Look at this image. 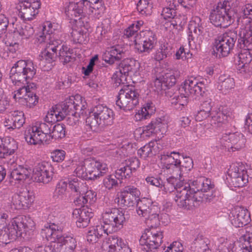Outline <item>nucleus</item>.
Returning a JSON list of instances; mask_svg holds the SVG:
<instances>
[{"label": "nucleus", "mask_w": 252, "mask_h": 252, "mask_svg": "<svg viewBox=\"0 0 252 252\" xmlns=\"http://www.w3.org/2000/svg\"><path fill=\"white\" fill-rule=\"evenodd\" d=\"M163 187L169 190H176L175 201L177 205L186 209L196 207L203 201L210 202L216 196L214 191V184L210 179L200 177L190 184L183 183L173 176L167 179Z\"/></svg>", "instance_id": "1"}, {"label": "nucleus", "mask_w": 252, "mask_h": 252, "mask_svg": "<svg viewBox=\"0 0 252 252\" xmlns=\"http://www.w3.org/2000/svg\"><path fill=\"white\" fill-rule=\"evenodd\" d=\"M36 69L32 61L19 60L12 67L10 72V78L15 85L23 86L20 88L14 94L15 99L23 100L24 95L30 91V81L33 78Z\"/></svg>", "instance_id": "2"}, {"label": "nucleus", "mask_w": 252, "mask_h": 252, "mask_svg": "<svg viewBox=\"0 0 252 252\" xmlns=\"http://www.w3.org/2000/svg\"><path fill=\"white\" fill-rule=\"evenodd\" d=\"M8 217L7 213L0 209V242L7 244L17 238H24L31 227L28 223L26 217L16 218L7 227H5V220Z\"/></svg>", "instance_id": "3"}, {"label": "nucleus", "mask_w": 252, "mask_h": 252, "mask_svg": "<svg viewBox=\"0 0 252 252\" xmlns=\"http://www.w3.org/2000/svg\"><path fill=\"white\" fill-rule=\"evenodd\" d=\"M209 19L211 23L217 27L226 28L232 25L235 20L239 23V17L237 10L232 8L230 2L224 0L220 2L210 12Z\"/></svg>", "instance_id": "4"}, {"label": "nucleus", "mask_w": 252, "mask_h": 252, "mask_svg": "<svg viewBox=\"0 0 252 252\" xmlns=\"http://www.w3.org/2000/svg\"><path fill=\"white\" fill-rule=\"evenodd\" d=\"M53 124L50 122H37L25 132V138L30 144H48L51 140V131Z\"/></svg>", "instance_id": "5"}, {"label": "nucleus", "mask_w": 252, "mask_h": 252, "mask_svg": "<svg viewBox=\"0 0 252 252\" xmlns=\"http://www.w3.org/2000/svg\"><path fill=\"white\" fill-rule=\"evenodd\" d=\"M87 125L94 131L111 126L113 123V112L102 105L95 106L86 120Z\"/></svg>", "instance_id": "6"}, {"label": "nucleus", "mask_w": 252, "mask_h": 252, "mask_svg": "<svg viewBox=\"0 0 252 252\" xmlns=\"http://www.w3.org/2000/svg\"><path fill=\"white\" fill-rule=\"evenodd\" d=\"M139 98L137 90L132 87L125 86L119 91L116 104L121 109L131 110L139 103Z\"/></svg>", "instance_id": "7"}, {"label": "nucleus", "mask_w": 252, "mask_h": 252, "mask_svg": "<svg viewBox=\"0 0 252 252\" xmlns=\"http://www.w3.org/2000/svg\"><path fill=\"white\" fill-rule=\"evenodd\" d=\"M237 35L236 32L230 31L219 36L215 39L214 47L217 56L226 57L233 49Z\"/></svg>", "instance_id": "8"}, {"label": "nucleus", "mask_w": 252, "mask_h": 252, "mask_svg": "<svg viewBox=\"0 0 252 252\" xmlns=\"http://www.w3.org/2000/svg\"><path fill=\"white\" fill-rule=\"evenodd\" d=\"M163 237L162 231L148 230L139 240L142 252H156L162 243Z\"/></svg>", "instance_id": "9"}, {"label": "nucleus", "mask_w": 252, "mask_h": 252, "mask_svg": "<svg viewBox=\"0 0 252 252\" xmlns=\"http://www.w3.org/2000/svg\"><path fill=\"white\" fill-rule=\"evenodd\" d=\"M102 216L103 223L108 225L113 232L121 229L126 221L125 212L117 208L107 209Z\"/></svg>", "instance_id": "10"}, {"label": "nucleus", "mask_w": 252, "mask_h": 252, "mask_svg": "<svg viewBox=\"0 0 252 252\" xmlns=\"http://www.w3.org/2000/svg\"><path fill=\"white\" fill-rule=\"evenodd\" d=\"M85 102H83L82 97L79 95L70 96L65 99L61 104L57 105L58 109L63 115V119L70 114L83 113L86 109Z\"/></svg>", "instance_id": "11"}, {"label": "nucleus", "mask_w": 252, "mask_h": 252, "mask_svg": "<svg viewBox=\"0 0 252 252\" xmlns=\"http://www.w3.org/2000/svg\"><path fill=\"white\" fill-rule=\"evenodd\" d=\"M157 42L155 34L150 30L140 32L135 37L134 43L140 52L149 53L155 47Z\"/></svg>", "instance_id": "12"}, {"label": "nucleus", "mask_w": 252, "mask_h": 252, "mask_svg": "<svg viewBox=\"0 0 252 252\" xmlns=\"http://www.w3.org/2000/svg\"><path fill=\"white\" fill-rule=\"evenodd\" d=\"M246 142L244 136L239 132L223 134L220 140L221 146L229 152L239 151L244 148Z\"/></svg>", "instance_id": "13"}, {"label": "nucleus", "mask_w": 252, "mask_h": 252, "mask_svg": "<svg viewBox=\"0 0 252 252\" xmlns=\"http://www.w3.org/2000/svg\"><path fill=\"white\" fill-rule=\"evenodd\" d=\"M96 0H69V3L65 7V13L70 19L81 20L83 10L86 9L91 3Z\"/></svg>", "instance_id": "14"}, {"label": "nucleus", "mask_w": 252, "mask_h": 252, "mask_svg": "<svg viewBox=\"0 0 252 252\" xmlns=\"http://www.w3.org/2000/svg\"><path fill=\"white\" fill-rule=\"evenodd\" d=\"M84 165L87 170L88 180H94L103 176L108 170L105 163L91 158L85 159L84 160Z\"/></svg>", "instance_id": "15"}, {"label": "nucleus", "mask_w": 252, "mask_h": 252, "mask_svg": "<svg viewBox=\"0 0 252 252\" xmlns=\"http://www.w3.org/2000/svg\"><path fill=\"white\" fill-rule=\"evenodd\" d=\"M230 182L236 188L244 187L249 181V175L245 167L242 164H238L231 167L228 171Z\"/></svg>", "instance_id": "16"}, {"label": "nucleus", "mask_w": 252, "mask_h": 252, "mask_svg": "<svg viewBox=\"0 0 252 252\" xmlns=\"http://www.w3.org/2000/svg\"><path fill=\"white\" fill-rule=\"evenodd\" d=\"M19 16L25 20H32L38 13L41 5L39 0H26L20 3Z\"/></svg>", "instance_id": "17"}, {"label": "nucleus", "mask_w": 252, "mask_h": 252, "mask_svg": "<svg viewBox=\"0 0 252 252\" xmlns=\"http://www.w3.org/2000/svg\"><path fill=\"white\" fill-rule=\"evenodd\" d=\"M53 175V167L46 161L38 163L33 169V177L37 182L47 184L52 180Z\"/></svg>", "instance_id": "18"}, {"label": "nucleus", "mask_w": 252, "mask_h": 252, "mask_svg": "<svg viewBox=\"0 0 252 252\" xmlns=\"http://www.w3.org/2000/svg\"><path fill=\"white\" fill-rule=\"evenodd\" d=\"M140 194V191L132 186L125 187L118 195V203L123 207L133 206L138 201L137 198Z\"/></svg>", "instance_id": "19"}, {"label": "nucleus", "mask_w": 252, "mask_h": 252, "mask_svg": "<svg viewBox=\"0 0 252 252\" xmlns=\"http://www.w3.org/2000/svg\"><path fill=\"white\" fill-rule=\"evenodd\" d=\"M179 76L180 73L178 70H172L157 77L154 82L156 90L157 92L165 90L173 86Z\"/></svg>", "instance_id": "20"}, {"label": "nucleus", "mask_w": 252, "mask_h": 252, "mask_svg": "<svg viewBox=\"0 0 252 252\" xmlns=\"http://www.w3.org/2000/svg\"><path fill=\"white\" fill-rule=\"evenodd\" d=\"M168 121L166 116L153 119L147 126L143 127V132L146 136L153 134H164L168 127Z\"/></svg>", "instance_id": "21"}, {"label": "nucleus", "mask_w": 252, "mask_h": 252, "mask_svg": "<svg viewBox=\"0 0 252 252\" xmlns=\"http://www.w3.org/2000/svg\"><path fill=\"white\" fill-rule=\"evenodd\" d=\"M34 198L32 191L24 189L13 196L12 203L15 209H26L33 202Z\"/></svg>", "instance_id": "22"}, {"label": "nucleus", "mask_w": 252, "mask_h": 252, "mask_svg": "<svg viewBox=\"0 0 252 252\" xmlns=\"http://www.w3.org/2000/svg\"><path fill=\"white\" fill-rule=\"evenodd\" d=\"M135 63L134 60L127 59L119 64L118 70L116 71L112 77L116 86L124 83L123 81L126 79V77L134 69Z\"/></svg>", "instance_id": "23"}, {"label": "nucleus", "mask_w": 252, "mask_h": 252, "mask_svg": "<svg viewBox=\"0 0 252 252\" xmlns=\"http://www.w3.org/2000/svg\"><path fill=\"white\" fill-rule=\"evenodd\" d=\"M230 221L236 227H241L248 224L251 221L250 214L247 209L243 208H236L231 212Z\"/></svg>", "instance_id": "24"}, {"label": "nucleus", "mask_w": 252, "mask_h": 252, "mask_svg": "<svg viewBox=\"0 0 252 252\" xmlns=\"http://www.w3.org/2000/svg\"><path fill=\"white\" fill-rule=\"evenodd\" d=\"M91 211L87 207L76 208L73 211L72 215L77 219L76 223L78 227L84 228L88 225L90 219L93 216Z\"/></svg>", "instance_id": "25"}, {"label": "nucleus", "mask_w": 252, "mask_h": 252, "mask_svg": "<svg viewBox=\"0 0 252 252\" xmlns=\"http://www.w3.org/2000/svg\"><path fill=\"white\" fill-rule=\"evenodd\" d=\"M63 227L59 224L53 223L44 226L41 229V234L48 241L57 243L62 233Z\"/></svg>", "instance_id": "26"}, {"label": "nucleus", "mask_w": 252, "mask_h": 252, "mask_svg": "<svg viewBox=\"0 0 252 252\" xmlns=\"http://www.w3.org/2000/svg\"><path fill=\"white\" fill-rule=\"evenodd\" d=\"M203 84L201 82H198L194 78H190L185 80L184 86L179 88V91L184 92L188 94L201 96L202 93Z\"/></svg>", "instance_id": "27"}, {"label": "nucleus", "mask_w": 252, "mask_h": 252, "mask_svg": "<svg viewBox=\"0 0 252 252\" xmlns=\"http://www.w3.org/2000/svg\"><path fill=\"white\" fill-rule=\"evenodd\" d=\"M238 36L237 44L238 48H252V24L250 25L248 29H241Z\"/></svg>", "instance_id": "28"}, {"label": "nucleus", "mask_w": 252, "mask_h": 252, "mask_svg": "<svg viewBox=\"0 0 252 252\" xmlns=\"http://www.w3.org/2000/svg\"><path fill=\"white\" fill-rule=\"evenodd\" d=\"M209 240L202 234L197 235L192 243L190 249L193 252H211L209 249Z\"/></svg>", "instance_id": "29"}, {"label": "nucleus", "mask_w": 252, "mask_h": 252, "mask_svg": "<svg viewBox=\"0 0 252 252\" xmlns=\"http://www.w3.org/2000/svg\"><path fill=\"white\" fill-rule=\"evenodd\" d=\"M189 42L191 45V43L200 45L202 42L203 31L202 28L192 22L189 25Z\"/></svg>", "instance_id": "30"}, {"label": "nucleus", "mask_w": 252, "mask_h": 252, "mask_svg": "<svg viewBox=\"0 0 252 252\" xmlns=\"http://www.w3.org/2000/svg\"><path fill=\"white\" fill-rule=\"evenodd\" d=\"M58 40L50 41L42 54V57L49 63L55 61L57 57V51L62 49Z\"/></svg>", "instance_id": "31"}, {"label": "nucleus", "mask_w": 252, "mask_h": 252, "mask_svg": "<svg viewBox=\"0 0 252 252\" xmlns=\"http://www.w3.org/2000/svg\"><path fill=\"white\" fill-rule=\"evenodd\" d=\"M62 246L63 252H74L77 245V242L75 238L70 235L65 236L61 234L57 242Z\"/></svg>", "instance_id": "32"}, {"label": "nucleus", "mask_w": 252, "mask_h": 252, "mask_svg": "<svg viewBox=\"0 0 252 252\" xmlns=\"http://www.w3.org/2000/svg\"><path fill=\"white\" fill-rule=\"evenodd\" d=\"M11 172L10 176L14 180L24 181L29 178L31 170L27 166L16 164L13 166Z\"/></svg>", "instance_id": "33"}, {"label": "nucleus", "mask_w": 252, "mask_h": 252, "mask_svg": "<svg viewBox=\"0 0 252 252\" xmlns=\"http://www.w3.org/2000/svg\"><path fill=\"white\" fill-rule=\"evenodd\" d=\"M124 54L123 50L120 46H113L103 56V60L106 63L112 64L115 61L121 60L123 57Z\"/></svg>", "instance_id": "34"}, {"label": "nucleus", "mask_w": 252, "mask_h": 252, "mask_svg": "<svg viewBox=\"0 0 252 252\" xmlns=\"http://www.w3.org/2000/svg\"><path fill=\"white\" fill-rule=\"evenodd\" d=\"M210 115V122L212 126H219L220 124L224 123L228 121V115L227 113L220 110V109L213 110Z\"/></svg>", "instance_id": "35"}, {"label": "nucleus", "mask_w": 252, "mask_h": 252, "mask_svg": "<svg viewBox=\"0 0 252 252\" xmlns=\"http://www.w3.org/2000/svg\"><path fill=\"white\" fill-rule=\"evenodd\" d=\"M242 50L238 54V63H237V69L241 70L249 64L252 60V57L249 52L251 48H239Z\"/></svg>", "instance_id": "36"}, {"label": "nucleus", "mask_w": 252, "mask_h": 252, "mask_svg": "<svg viewBox=\"0 0 252 252\" xmlns=\"http://www.w3.org/2000/svg\"><path fill=\"white\" fill-rule=\"evenodd\" d=\"M152 200L147 198L138 199L136 203V212L141 217L146 218L147 212L153 204Z\"/></svg>", "instance_id": "37"}, {"label": "nucleus", "mask_w": 252, "mask_h": 252, "mask_svg": "<svg viewBox=\"0 0 252 252\" xmlns=\"http://www.w3.org/2000/svg\"><path fill=\"white\" fill-rule=\"evenodd\" d=\"M14 32H17L23 39H28L33 35L34 30L31 25L23 23L16 24Z\"/></svg>", "instance_id": "38"}, {"label": "nucleus", "mask_w": 252, "mask_h": 252, "mask_svg": "<svg viewBox=\"0 0 252 252\" xmlns=\"http://www.w3.org/2000/svg\"><path fill=\"white\" fill-rule=\"evenodd\" d=\"M69 188L71 190L77 194H84L87 189L86 183L83 180L74 178L68 183Z\"/></svg>", "instance_id": "39"}, {"label": "nucleus", "mask_w": 252, "mask_h": 252, "mask_svg": "<svg viewBox=\"0 0 252 252\" xmlns=\"http://www.w3.org/2000/svg\"><path fill=\"white\" fill-rule=\"evenodd\" d=\"M17 148V143L13 138L6 137L0 139V150H4L12 155Z\"/></svg>", "instance_id": "40"}, {"label": "nucleus", "mask_w": 252, "mask_h": 252, "mask_svg": "<svg viewBox=\"0 0 252 252\" xmlns=\"http://www.w3.org/2000/svg\"><path fill=\"white\" fill-rule=\"evenodd\" d=\"M57 105L53 107L52 109L49 111L45 118L44 121L46 122H50L53 124L56 122L61 121L63 119V115L61 113V111L58 108Z\"/></svg>", "instance_id": "41"}, {"label": "nucleus", "mask_w": 252, "mask_h": 252, "mask_svg": "<svg viewBox=\"0 0 252 252\" xmlns=\"http://www.w3.org/2000/svg\"><path fill=\"white\" fill-rule=\"evenodd\" d=\"M171 47L167 43L161 44L159 49L156 51L154 59L157 61H160L163 59L171 55Z\"/></svg>", "instance_id": "42"}, {"label": "nucleus", "mask_w": 252, "mask_h": 252, "mask_svg": "<svg viewBox=\"0 0 252 252\" xmlns=\"http://www.w3.org/2000/svg\"><path fill=\"white\" fill-rule=\"evenodd\" d=\"M96 1L93 2L91 4L89 5L86 9L83 10V17H85L86 15H90L92 13L94 14L98 13L104 10V6L101 0H96Z\"/></svg>", "instance_id": "43"}, {"label": "nucleus", "mask_w": 252, "mask_h": 252, "mask_svg": "<svg viewBox=\"0 0 252 252\" xmlns=\"http://www.w3.org/2000/svg\"><path fill=\"white\" fill-rule=\"evenodd\" d=\"M72 37L74 42L85 44L88 41V32L85 30H73L71 32Z\"/></svg>", "instance_id": "44"}, {"label": "nucleus", "mask_w": 252, "mask_h": 252, "mask_svg": "<svg viewBox=\"0 0 252 252\" xmlns=\"http://www.w3.org/2000/svg\"><path fill=\"white\" fill-rule=\"evenodd\" d=\"M66 182L61 180L57 185L54 192V197L59 199H63L67 196Z\"/></svg>", "instance_id": "45"}, {"label": "nucleus", "mask_w": 252, "mask_h": 252, "mask_svg": "<svg viewBox=\"0 0 252 252\" xmlns=\"http://www.w3.org/2000/svg\"><path fill=\"white\" fill-rule=\"evenodd\" d=\"M155 143L154 142H149L138 150V154L144 158L151 157L155 154L153 153V151H155Z\"/></svg>", "instance_id": "46"}, {"label": "nucleus", "mask_w": 252, "mask_h": 252, "mask_svg": "<svg viewBox=\"0 0 252 252\" xmlns=\"http://www.w3.org/2000/svg\"><path fill=\"white\" fill-rule=\"evenodd\" d=\"M13 119L14 127L20 128L25 122L24 114L22 111H14L10 112Z\"/></svg>", "instance_id": "47"}, {"label": "nucleus", "mask_w": 252, "mask_h": 252, "mask_svg": "<svg viewBox=\"0 0 252 252\" xmlns=\"http://www.w3.org/2000/svg\"><path fill=\"white\" fill-rule=\"evenodd\" d=\"M137 9L142 15H150L152 12V6L148 0H139L137 4Z\"/></svg>", "instance_id": "48"}, {"label": "nucleus", "mask_w": 252, "mask_h": 252, "mask_svg": "<svg viewBox=\"0 0 252 252\" xmlns=\"http://www.w3.org/2000/svg\"><path fill=\"white\" fill-rule=\"evenodd\" d=\"M152 105V103H147L146 106L142 108L140 112H139L138 113L135 115L136 119L140 120V119H147L150 118L155 111V108Z\"/></svg>", "instance_id": "49"}, {"label": "nucleus", "mask_w": 252, "mask_h": 252, "mask_svg": "<svg viewBox=\"0 0 252 252\" xmlns=\"http://www.w3.org/2000/svg\"><path fill=\"white\" fill-rule=\"evenodd\" d=\"M59 57L60 61L63 64H66L73 60V58L72 57V53L67 47L64 46H62V49H60Z\"/></svg>", "instance_id": "50"}, {"label": "nucleus", "mask_w": 252, "mask_h": 252, "mask_svg": "<svg viewBox=\"0 0 252 252\" xmlns=\"http://www.w3.org/2000/svg\"><path fill=\"white\" fill-rule=\"evenodd\" d=\"M180 95L175 96L173 98L172 104H174L176 105L177 108L182 109L183 107L186 106L188 103V96L189 94L185 93L180 91Z\"/></svg>", "instance_id": "51"}, {"label": "nucleus", "mask_w": 252, "mask_h": 252, "mask_svg": "<svg viewBox=\"0 0 252 252\" xmlns=\"http://www.w3.org/2000/svg\"><path fill=\"white\" fill-rule=\"evenodd\" d=\"M65 127L62 124H57L54 126L51 131V140L53 138L61 139L65 136Z\"/></svg>", "instance_id": "52"}, {"label": "nucleus", "mask_w": 252, "mask_h": 252, "mask_svg": "<svg viewBox=\"0 0 252 252\" xmlns=\"http://www.w3.org/2000/svg\"><path fill=\"white\" fill-rule=\"evenodd\" d=\"M38 97L35 93L30 91L29 93L24 95L22 102L25 103L26 105L30 108L33 107L38 103Z\"/></svg>", "instance_id": "53"}, {"label": "nucleus", "mask_w": 252, "mask_h": 252, "mask_svg": "<svg viewBox=\"0 0 252 252\" xmlns=\"http://www.w3.org/2000/svg\"><path fill=\"white\" fill-rule=\"evenodd\" d=\"M133 172H135V171L129 167L126 166V164L123 163V166L116 171V174L119 179H123V178L129 179L132 176Z\"/></svg>", "instance_id": "54"}, {"label": "nucleus", "mask_w": 252, "mask_h": 252, "mask_svg": "<svg viewBox=\"0 0 252 252\" xmlns=\"http://www.w3.org/2000/svg\"><path fill=\"white\" fill-rule=\"evenodd\" d=\"M193 161L190 157H182V159L180 160L179 164V168L181 172H187L193 168Z\"/></svg>", "instance_id": "55"}, {"label": "nucleus", "mask_w": 252, "mask_h": 252, "mask_svg": "<svg viewBox=\"0 0 252 252\" xmlns=\"http://www.w3.org/2000/svg\"><path fill=\"white\" fill-rule=\"evenodd\" d=\"M241 13L243 19L246 20L249 23L252 22V3H247L241 8Z\"/></svg>", "instance_id": "56"}, {"label": "nucleus", "mask_w": 252, "mask_h": 252, "mask_svg": "<svg viewBox=\"0 0 252 252\" xmlns=\"http://www.w3.org/2000/svg\"><path fill=\"white\" fill-rule=\"evenodd\" d=\"M176 12L175 8H171L170 7H165L163 9L161 13V15L165 19H171V24L174 26L177 25V22L175 21V23H174L173 19L175 18L176 16Z\"/></svg>", "instance_id": "57"}, {"label": "nucleus", "mask_w": 252, "mask_h": 252, "mask_svg": "<svg viewBox=\"0 0 252 252\" xmlns=\"http://www.w3.org/2000/svg\"><path fill=\"white\" fill-rule=\"evenodd\" d=\"M116 178L119 179L116 175L115 176L110 175L105 177L103 180V184L105 188L111 189L117 186L118 183Z\"/></svg>", "instance_id": "58"}, {"label": "nucleus", "mask_w": 252, "mask_h": 252, "mask_svg": "<svg viewBox=\"0 0 252 252\" xmlns=\"http://www.w3.org/2000/svg\"><path fill=\"white\" fill-rule=\"evenodd\" d=\"M177 157H180L179 155L173 152L170 154V155L163 156L161 159L164 158L167 163L177 168L179 167V164L180 163V159H178Z\"/></svg>", "instance_id": "59"}, {"label": "nucleus", "mask_w": 252, "mask_h": 252, "mask_svg": "<svg viewBox=\"0 0 252 252\" xmlns=\"http://www.w3.org/2000/svg\"><path fill=\"white\" fill-rule=\"evenodd\" d=\"M248 244L244 242H233L232 252H252L248 247Z\"/></svg>", "instance_id": "60"}, {"label": "nucleus", "mask_w": 252, "mask_h": 252, "mask_svg": "<svg viewBox=\"0 0 252 252\" xmlns=\"http://www.w3.org/2000/svg\"><path fill=\"white\" fill-rule=\"evenodd\" d=\"M233 242L227 239L223 240L219 246L217 252H232Z\"/></svg>", "instance_id": "61"}, {"label": "nucleus", "mask_w": 252, "mask_h": 252, "mask_svg": "<svg viewBox=\"0 0 252 252\" xmlns=\"http://www.w3.org/2000/svg\"><path fill=\"white\" fill-rule=\"evenodd\" d=\"M93 231L99 238L103 236V234L108 235V234L113 232L111 229H109V226L104 224V225H97L95 228L94 229Z\"/></svg>", "instance_id": "62"}, {"label": "nucleus", "mask_w": 252, "mask_h": 252, "mask_svg": "<svg viewBox=\"0 0 252 252\" xmlns=\"http://www.w3.org/2000/svg\"><path fill=\"white\" fill-rule=\"evenodd\" d=\"M75 173L77 177L88 180L87 170H86V167L84 165V161L79 163L75 170Z\"/></svg>", "instance_id": "63"}, {"label": "nucleus", "mask_w": 252, "mask_h": 252, "mask_svg": "<svg viewBox=\"0 0 252 252\" xmlns=\"http://www.w3.org/2000/svg\"><path fill=\"white\" fill-rule=\"evenodd\" d=\"M137 32V28L134 26L133 25H131L125 30L124 36L126 38H130L131 40H133L134 42L135 37L139 35Z\"/></svg>", "instance_id": "64"}]
</instances>
